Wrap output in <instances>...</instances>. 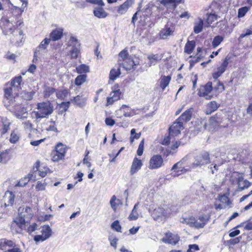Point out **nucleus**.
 I'll list each match as a JSON object with an SVG mask.
<instances>
[{
    "label": "nucleus",
    "mask_w": 252,
    "mask_h": 252,
    "mask_svg": "<svg viewBox=\"0 0 252 252\" xmlns=\"http://www.w3.org/2000/svg\"><path fill=\"white\" fill-rule=\"evenodd\" d=\"M149 62L148 63L149 66L155 65L158 62L161 60L162 57L159 56L158 54H151L147 57Z\"/></svg>",
    "instance_id": "25"
},
{
    "label": "nucleus",
    "mask_w": 252,
    "mask_h": 252,
    "mask_svg": "<svg viewBox=\"0 0 252 252\" xmlns=\"http://www.w3.org/2000/svg\"><path fill=\"white\" fill-rule=\"evenodd\" d=\"M47 184L44 182L42 183L41 182L38 181L37 185L35 186V189L37 190H44Z\"/></svg>",
    "instance_id": "55"
},
{
    "label": "nucleus",
    "mask_w": 252,
    "mask_h": 252,
    "mask_svg": "<svg viewBox=\"0 0 252 252\" xmlns=\"http://www.w3.org/2000/svg\"><path fill=\"white\" fill-rule=\"evenodd\" d=\"M66 151V146L62 143H59L56 146L55 151L53 154L52 159L57 161L64 158Z\"/></svg>",
    "instance_id": "7"
},
{
    "label": "nucleus",
    "mask_w": 252,
    "mask_h": 252,
    "mask_svg": "<svg viewBox=\"0 0 252 252\" xmlns=\"http://www.w3.org/2000/svg\"><path fill=\"white\" fill-rule=\"evenodd\" d=\"M190 165H186L185 163V159L183 158L181 161L177 162L172 166L171 168L172 171H174L175 173L173 174L172 173V176H177L181 174L185 173L188 171H190L193 169Z\"/></svg>",
    "instance_id": "5"
},
{
    "label": "nucleus",
    "mask_w": 252,
    "mask_h": 252,
    "mask_svg": "<svg viewBox=\"0 0 252 252\" xmlns=\"http://www.w3.org/2000/svg\"><path fill=\"white\" fill-rule=\"evenodd\" d=\"M241 239L242 237L239 236L234 239H231L227 241L226 243L228 246L235 245L237 244H238L240 242Z\"/></svg>",
    "instance_id": "49"
},
{
    "label": "nucleus",
    "mask_w": 252,
    "mask_h": 252,
    "mask_svg": "<svg viewBox=\"0 0 252 252\" xmlns=\"http://www.w3.org/2000/svg\"><path fill=\"white\" fill-rule=\"evenodd\" d=\"M213 90V84L212 82H207L205 85L202 86L198 89V95L200 97H206L207 99H211L208 94Z\"/></svg>",
    "instance_id": "10"
},
{
    "label": "nucleus",
    "mask_w": 252,
    "mask_h": 252,
    "mask_svg": "<svg viewBox=\"0 0 252 252\" xmlns=\"http://www.w3.org/2000/svg\"><path fill=\"white\" fill-rule=\"evenodd\" d=\"M222 120V113H217L214 116L211 117L209 120L208 130L215 129L221 122Z\"/></svg>",
    "instance_id": "13"
},
{
    "label": "nucleus",
    "mask_w": 252,
    "mask_h": 252,
    "mask_svg": "<svg viewBox=\"0 0 252 252\" xmlns=\"http://www.w3.org/2000/svg\"><path fill=\"white\" fill-rule=\"evenodd\" d=\"M38 226L36 223H33L32 224L30 225V226L27 228V232L29 234H31L32 232L38 229Z\"/></svg>",
    "instance_id": "56"
},
{
    "label": "nucleus",
    "mask_w": 252,
    "mask_h": 252,
    "mask_svg": "<svg viewBox=\"0 0 252 252\" xmlns=\"http://www.w3.org/2000/svg\"><path fill=\"white\" fill-rule=\"evenodd\" d=\"M134 0H126L124 3L119 6L118 12L120 14L125 13L128 9L134 3Z\"/></svg>",
    "instance_id": "19"
},
{
    "label": "nucleus",
    "mask_w": 252,
    "mask_h": 252,
    "mask_svg": "<svg viewBox=\"0 0 252 252\" xmlns=\"http://www.w3.org/2000/svg\"><path fill=\"white\" fill-rule=\"evenodd\" d=\"M63 32H51L50 34V40L57 41L60 39L63 36Z\"/></svg>",
    "instance_id": "43"
},
{
    "label": "nucleus",
    "mask_w": 252,
    "mask_h": 252,
    "mask_svg": "<svg viewBox=\"0 0 252 252\" xmlns=\"http://www.w3.org/2000/svg\"><path fill=\"white\" fill-rule=\"evenodd\" d=\"M220 105L215 101H212L209 102L206 107V114L210 115L215 111L219 107Z\"/></svg>",
    "instance_id": "24"
},
{
    "label": "nucleus",
    "mask_w": 252,
    "mask_h": 252,
    "mask_svg": "<svg viewBox=\"0 0 252 252\" xmlns=\"http://www.w3.org/2000/svg\"><path fill=\"white\" fill-rule=\"evenodd\" d=\"M119 64H121L122 62H124L131 57L129 56L127 50L126 49H125L121 51L119 54Z\"/></svg>",
    "instance_id": "33"
},
{
    "label": "nucleus",
    "mask_w": 252,
    "mask_h": 252,
    "mask_svg": "<svg viewBox=\"0 0 252 252\" xmlns=\"http://www.w3.org/2000/svg\"><path fill=\"white\" fill-rule=\"evenodd\" d=\"M208 221V219L204 216H200L197 220L195 219V227L197 228H203Z\"/></svg>",
    "instance_id": "26"
},
{
    "label": "nucleus",
    "mask_w": 252,
    "mask_h": 252,
    "mask_svg": "<svg viewBox=\"0 0 252 252\" xmlns=\"http://www.w3.org/2000/svg\"><path fill=\"white\" fill-rule=\"evenodd\" d=\"M193 112V108H190L185 111L180 117L178 118V121L181 122L187 123L191 119Z\"/></svg>",
    "instance_id": "21"
},
{
    "label": "nucleus",
    "mask_w": 252,
    "mask_h": 252,
    "mask_svg": "<svg viewBox=\"0 0 252 252\" xmlns=\"http://www.w3.org/2000/svg\"><path fill=\"white\" fill-rule=\"evenodd\" d=\"M199 250V247L196 244L189 245V249L187 252H195Z\"/></svg>",
    "instance_id": "60"
},
{
    "label": "nucleus",
    "mask_w": 252,
    "mask_h": 252,
    "mask_svg": "<svg viewBox=\"0 0 252 252\" xmlns=\"http://www.w3.org/2000/svg\"><path fill=\"white\" fill-rule=\"evenodd\" d=\"M183 223H186L189 225L190 226L195 227V218L188 217L183 218L182 220H180Z\"/></svg>",
    "instance_id": "37"
},
{
    "label": "nucleus",
    "mask_w": 252,
    "mask_h": 252,
    "mask_svg": "<svg viewBox=\"0 0 252 252\" xmlns=\"http://www.w3.org/2000/svg\"><path fill=\"white\" fill-rule=\"evenodd\" d=\"M208 127L207 120L204 119H197L195 122V130L199 132L207 129Z\"/></svg>",
    "instance_id": "18"
},
{
    "label": "nucleus",
    "mask_w": 252,
    "mask_h": 252,
    "mask_svg": "<svg viewBox=\"0 0 252 252\" xmlns=\"http://www.w3.org/2000/svg\"><path fill=\"white\" fill-rule=\"evenodd\" d=\"M45 240H46V239L45 238L44 236H43L42 235H36L34 237V240L36 243L39 242L40 241L43 242Z\"/></svg>",
    "instance_id": "64"
},
{
    "label": "nucleus",
    "mask_w": 252,
    "mask_h": 252,
    "mask_svg": "<svg viewBox=\"0 0 252 252\" xmlns=\"http://www.w3.org/2000/svg\"><path fill=\"white\" fill-rule=\"evenodd\" d=\"M111 226L112 229L115 230L116 231L121 232L122 227H121V226L120 225L118 220H115L111 224Z\"/></svg>",
    "instance_id": "52"
},
{
    "label": "nucleus",
    "mask_w": 252,
    "mask_h": 252,
    "mask_svg": "<svg viewBox=\"0 0 252 252\" xmlns=\"http://www.w3.org/2000/svg\"><path fill=\"white\" fill-rule=\"evenodd\" d=\"M163 164V159L159 155H154L150 159L148 168L150 169H157L160 168Z\"/></svg>",
    "instance_id": "8"
},
{
    "label": "nucleus",
    "mask_w": 252,
    "mask_h": 252,
    "mask_svg": "<svg viewBox=\"0 0 252 252\" xmlns=\"http://www.w3.org/2000/svg\"><path fill=\"white\" fill-rule=\"evenodd\" d=\"M195 47V42L194 41H188L184 47V52L188 54H190Z\"/></svg>",
    "instance_id": "29"
},
{
    "label": "nucleus",
    "mask_w": 252,
    "mask_h": 252,
    "mask_svg": "<svg viewBox=\"0 0 252 252\" xmlns=\"http://www.w3.org/2000/svg\"><path fill=\"white\" fill-rule=\"evenodd\" d=\"M86 1L90 3L98 5L100 6H103L105 5L102 0H86Z\"/></svg>",
    "instance_id": "58"
},
{
    "label": "nucleus",
    "mask_w": 252,
    "mask_h": 252,
    "mask_svg": "<svg viewBox=\"0 0 252 252\" xmlns=\"http://www.w3.org/2000/svg\"><path fill=\"white\" fill-rule=\"evenodd\" d=\"M42 235L44 236L45 238L47 239L52 234V230L49 225H44L41 230Z\"/></svg>",
    "instance_id": "35"
},
{
    "label": "nucleus",
    "mask_w": 252,
    "mask_h": 252,
    "mask_svg": "<svg viewBox=\"0 0 252 252\" xmlns=\"http://www.w3.org/2000/svg\"><path fill=\"white\" fill-rule=\"evenodd\" d=\"M138 63H135L131 57H130L126 60L122 62L120 64V66H123L126 70H130L131 69H135Z\"/></svg>",
    "instance_id": "17"
},
{
    "label": "nucleus",
    "mask_w": 252,
    "mask_h": 252,
    "mask_svg": "<svg viewBox=\"0 0 252 252\" xmlns=\"http://www.w3.org/2000/svg\"><path fill=\"white\" fill-rule=\"evenodd\" d=\"M120 74L121 71L120 67H118L117 69L112 68L110 71L109 79L111 80L114 81L116 80Z\"/></svg>",
    "instance_id": "32"
},
{
    "label": "nucleus",
    "mask_w": 252,
    "mask_h": 252,
    "mask_svg": "<svg viewBox=\"0 0 252 252\" xmlns=\"http://www.w3.org/2000/svg\"><path fill=\"white\" fill-rule=\"evenodd\" d=\"M184 129L183 122L178 121V119L169 127V135L176 136L180 133L181 130Z\"/></svg>",
    "instance_id": "14"
},
{
    "label": "nucleus",
    "mask_w": 252,
    "mask_h": 252,
    "mask_svg": "<svg viewBox=\"0 0 252 252\" xmlns=\"http://www.w3.org/2000/svg\"><path fill=\"white\" fill-rule=\"evenodd\" d=\"M210 163L211 159L209 153L207 151H202L194 156L191 167L194 168H204Z\"/></svg>",
    "instance_id": "3"
},
{
    "label": "nucleus",
    "mask_w": 252,
    "mask_h": 252,
    "mask_svg": "<svg viewBox=\"0 0 252 252\" xmlns=\"http://www.w3.org/2000/svg\"><path fill=\"white\" fill-rule=\"evenodd\" d=\"M179 240L180 237L178 234L170 232L166 233L165 236L162 239L163 242L172 245H176Z\"/></svg>",
    "instance_id": "12"
},
{
    "label": "nucleus",
    "mask_w": 252,
    "mask_h": 252,
    "mask_svg": "<svg viewBox=\"0 0 252 252\" xmlns=\"http://www.w3.org/2000/svg\"><path fill=\"white\" fill-rule=\"evenodd\" d=\"M68 46L71 47L70 55L71 59H77L80 54L81 44L79 40L74 36H71L68 41Z\"/></svg>",
    "instance_id": "4"
},
{
    "label": "nucleus",
    "mask_w": 252,
    "mask_h": 252,
    "mask_svg": "<svg viewBox=\"0 0 252 252\" xmlns=\"http://www.w3.org/2000/svg\"><path fill=\"white\" fill-rule=\"evenodd\" d=\"M50 42V39L48 38H45L37 46L39 49H43L44 50H47V48Z\"/></svg>",
    "instance_id": "40"
},
{
    "label": "nucleus",
    "mask_w": 252,
    "mask_h": 252,
    "mask_svg": "<svg viewBox=\"0 0 252 252\" xmlns=\"http://www.w3.org/2000/svg\"><path fill=\"white\" fill-rule=\"evenodd\" d=\"M11 112L14 113L17 118L21 120L27 118L28 115L27 108L21 105L15 106Z\"/></svg>",
    "instance_id": "15"
},
{
    "label": "nucleus",
    "mask_w": 252,
    "mask_h": 252,
    "mask_svg": "<svg viewBox=\"0 0 252 252\" xmlns=\"http://www.w3.org/2000/svg\"><path fill=\"white\" fill-rule=\"evenodd\" d=\"M223 37L221 36H216L212 41V46L214 48L217 47L223 40Z\"/></svg>",
    "instance_id": "44"
},
{
    "label": "nucleus",
    "mask_w": 252,
    "mask_h": 252,
    "mask_svg": "<svg viewBox=\"0 0 252 252\" xmlns=\"http://www.w3.org/2000/svg\"><path fill=\"white\" fill-rule=\"evenodd\" d=\"M76 72L81 74L89 72L90 71L89 66L85 64H81L76 67Z\"/></svg>",
    "instance_id": "34"
},
{
    "label": "nucleus",
    "mask_w": 252,
    "mask_h": 252,
    "mask_svg": "<svg viewBox=\"0 0 252 252\" xmlns=\"http://www.w3.org/2000/svg\"><path fill=\"white\" fill-rule=\"evenodd\" d=\"M143 164L140 159H138L137 158H135L133 160L130 173L131 175H133L136 173L139 170H140Z\"/></svg>",
    "instance_id": "20"
},
{
    "label": "nucleus",
    "mask_w": 252,
    "mask_h": 252,
    "mask_svg": "<svg viewBox=\"0 0 252 252\" xmlns=\"http://www.w3.org/2000/svg\"><path fill=\"white\" fill-rule=\"evenodd\" d=\"M1 123L2 127L0 132L1 134L2 135L5 134L9 130L11 123L9 120L4 117L1 118Z\"/></svg>",
    "instance_id": "23"
},
{
    "label": "nucleus",
    "mask_w": 252,
    "mask_h": 252,
    "mask_svg": "<svg viewBox=\"0 0 252 252\" xmlns=\"http://www.w3.org/2000/svg\"><path fill=\"white\" fill-rule=\"evenodd\" d=\"M238 188L240 190L248 188L251 183L247 180H244L242 176H239L237 179Z\"/></svg>",
    "instance_id": "22"
},
{
    "label": "nucleus",
    "mask_w": 252,
    "mask_h": 252,
    "mask_svg": "<svg viewBox=\"0 0 252 252\" xmlns=\"http://www.w3.org/2000/svg\"><path fill=\"white\" fill-rule=\"evenodd\" d=\"M137 206H138L137 204H136L134 205V206L131 211V213H130V215L129 216L128 219L130 220H136L138 219V214L137 211Z\"/></svg>",
    "instance_id": "39"
},
{
    "label": "nucleus",
    "mask_w": 252,
    "mask_h": 252,
    "mask_svg": "<svg viewBox=\"0 0 252 252\" xmlns=\"http://www.w3.org/2000/svg\"><path fill=\"white\" fill-rule=\"evenodd\" d=\"M30 181V179L28 178H22L15 185V187H25Z\"/></svg>",
    "instance_id": "48"
},
{
    "label": "nucleus",
    "mask_w": 252,
    "mask_h": 252,
    "mask_svg": "<svg viewBox=\"0 0 252 252\" xmlns=\"http://www.w3.org/2000/svg\"><path fill=\"white\" fill-rule=\"evenodd\" d=\"M94 14L98 18H104L107 16V12L102 7L95 8L94 10Z\"/></svg>",
    "instance_id": "28"
},
{
    "label": "nucleus",
    "mask_w": 252,
    "mask_h": 252,
    "mask_svg": "<svg viewBox=\"0 0 252 252\" xmlns=\"http://www.w3.org/2000/svg\"><path fill=\"white\" fill-rule=\"evenodd\" d=\"M19 139V136L17 132H16L15 131H13L11 134L10 137L9 139V141L11 143L15 144L16 143Z\"/></svg>",
    "instance_id": "45"
},
{
    "label": "nucleus",
    "mask_w": 252,
    "mask_h": 252,
    "mask_svg": "<svg viewBox=\"0 0 252 252\" xmlns=\"http://www.w3.org/2000/svg\"><path fill=\"white\" fill-rule=\"evenodd\" d=\"M120 203V200L118 199H117L115 195L112 196L111 197L110 203L111 206V207L114 209L116 210L117 206L119 205Z\"/></svg>",
    "instance_id": "42"
},
{
    "label": "nucleus",
    "mask_w": 252,
    "mask_h": 252,
    "mask_svg": "<svg viewBox=\"0 0 252 252\" xmlns=\"http://www.w3.org/2000/svg\"><path fill=\"white\" fill-rule=\"evenodd\" d=\"M144 139H143L140 142L137 151V154L138 156H140L143 154L144 151Z\"/></svg>",
    "instance_id": "54"
},
{
    "label": "nucleus",
    "mask_w": 252,
    "mask_h": 252,
    "mask_svg": "<svg viewBox=\"0 0 252 252\" xmlns=\"http://www.w3.org/2000/svg\"><path fill=\"white\" fill-rule=\"evenodd\" d=\"M22 212H26L28 214V220H30L33 216L32 214V210L30 207H26L23 209V211Z\"/></svg>",
    "instance_id": "57"
},
{
    "label": "nucleus",
    "mask_w": 252,
    "mask_h": 252,
    "mask_svg": "<svg viewBox=\"0 0 252 252\" xmlns=\"http://www.w3.org/2000/svg\"><path fill=\"white\" fill-rule=\"evenodd\" d=\"M108 240L110 241V245L114 247L115 249L117 248V242L118 241V239L116 237H115L114 238H111V237H109L108 238Z\"/></svg>",
    "instance_id": "61"
},
{
    "label": "nucleus",
    "mask_w": 252,
    "mask_h": 252,
    "mask_svg": "<svg viewBox=\"0 0 252 252\" xmlns=\"http://www.w3.org/2000/svg\"><path fill=\"white\" fill-rule=\"evenodd\" d=\"M37 111H33L37 121H40L41 119L46 118L51 114L53 111V106L49 101L38 103L36 105Z\"/></svg>",
    "instance_id": "2"
},
{
    "label": "nucleus",
    "mask_w": 252,
    "mask_h": 252,
    "mask_svg": "<svg viewBox=\"0 0 252 252\" xmlns=\"http://www.w3.org/2000/svg\"><path fill=\"white\" fill-rule=\"evenodd\" d=\"M218 19V16L215 14H210L208 15L207 18V22L208 24H211L213 22L217 21Z\"/></svg>",
    "instance_id": "53"
},
{
    "label": "nucleus",
    "mask_w": 252,
    "mask_h": 252,
    "mask_svg": "<svg viewBox=\"0 0 252 252\" xmlns=\"http://www.w3.org/2000/svg\"><path fill=\"white\" fill-rule=\"evenodd\" d=\"M219 165L216 163H213L208 166V169L210 170L212 174H214V171H218L219 170Z\"/></svg>",
    "instance_id": "63"
},
{
    "label": "nucleus",
    "mask_w": 252,
    "mask_h": 252,
    "mask_svg": "<svg viewBox=\"0 0 252 252\" xmlns=\"http://www.w3.org/2000/svg\"><path fill=\"white\" fill-rule=\"evenodd\" d=\"M160 2L165 6H172L174 8H175L177 4L181 2V0H161Z\"/></svg>",
    "instance_id": "30"
},
{
    "label": "nucleus",
    "mask_w": 252,
    "mask_h": 252,
    "mask_svg": "<svg viewBox=\"0 0 252 252\" xmlns=\"http://www.w3.org/2000/svg\"><path fill=\"white\" fill-rule=\"evenodd\" d=\"M22 81V77L21 76H18L13 78L11 81V85L15 87H19Z\"/></svg>",
    "instance_id": "38"
},
{
    "label": "nucleus",
    "mask_w": 252,
    "mask_h": 252,
    "mask_svg": "<svg viewBox=\"0 0 252 252\" xmlns=\"http://www.w3.org/2000/svg\"><path fill=\"white\" fill-rule=\"evenodd\" d=\"M249 9V8L247 6L239 8L238 10V17L239 18L244 17L248 11Z\"/></svg>",
    "instance_id": "50"
},
{
    "label": "nucleus",
    "mask_w": 252,
    "mask_h": 252,
    "mask_svg": "<svg viewBox=\"0 0 252 252\" xmlns=\"http://www.w3.org/2000/svg\"><path fill=\"white\" fill-rule=\"evenodd\" d=\"M8 153L6 151L0 152V162H5L8 158Z\"/></svg>",
    "instance_id": "59"
},
{
    "label": "nucleus",
    "mask_w": 252,
    "mask_h": 252,
    "mask_svg": "<svg viewBox=\"0 0 252 252\" xmlns=\"http://www.w3.org/2000/svg\"><path fill=\"white\" fill-rule=\"evenodd\" d=\"M234 57V56L232 54H228L222 60L220 66L217 68V70L212 74L213 78L215 79L214 83L216 84L213 87V89L218 93H221L224 90V87L222 82L218 80V78L225 71L228 63L231 62V60L233 59Z\"/></svg>",
    "instance_id": "1"
},
{
    "label": "nucleus",
    "mask_w": 252,
    "mask_h": 252,
    "mask_svg": "<svg viewBox=\"0 0 252 252\" xmlns=\"http://www.w3.org/2000/svg\"><path fill=\"white\" fill-rule=\"evenodd\" d=\"M13 96L11 89L6 88L4 89V98L3 100V103L6 108H8L9 105L6 104V101L12 100Z\"/></svg>",
    "instance_id": "27"
},
{
    "label": "nucleus",
    "mask_w": 252,
    "mask_h": 252,
    "mask_svg": "<svg viewBox=\"0 0 252 252\" xmlns=\"http://www.w3.org/2000/svg\"><path fill=\"white\" fill-rule=\"evenodd\" d=\"M73 100L74 102L78 106L82 107L84 105L85 99L79 95H77L74 97Z\"/></svg>",
    "instance_id": "47"
},
{
    "label": "nucleus",
    "mask_w": 252,
    "mask_h": 252,
    "mask_svg": "<svg viewBox=\"0 0 252 252\" xmlns=\"http://www.w3.org/2000/svg\"><path fill=\"white\" fill-rule=\"evenodd\" d=\"M122 92L119 89L118 85H115L112 88V91L111 93L110 97L107 98L106 105H112L114 102L120 99Z\"/></svg>",
    "instance_id": "9"
},
{
    "label": "nucleus",
    "mask_w": 252,
    "mask_h": 252,
    "mask_svg": "<svg viewBox=\"0 0 252 252\" xmlns=\"http://www.w3.org/2000/svg\"><path fill=\"white\" fill-rule=\"evenodd\" d=\"M87 75L85 74L78 75L75 79V84L77 86H80L83 84L86 80Z\"/></svg>",
    "instance_id": "36"
},
{
    "label": "nucleus",
    "mask_w": 252,
    "mask_h": 252,
    "mask_svg": "<svg viewBox=\"0 0 252 252\" xmlns=\"http://www.w3.org/2000/svg\"><path fill=\"white\" fill-rule=\"evenodd\" d=\"M124 149V147H122L119 151L118 152V153L116 155L113 154H109V156L110 158H112L111 159H110V162H115L116 158L119 155V154L122 152V151Z\"/></svg>",
    "instance_id": "62"
},
{
    "label": "nucleus",
    "mask_w": 252,
    "mask_h": 252,
    "mask_svg": "<svg viewBox=\"0 0 252 252\" xmlns=\"http://www.w3.org/2000/svg\"><path fill=\"white\" fill-rule=\"evenodd\" d=\"M11 230L13 233L20 234L26 229L25 220L21 217H17L11 224Z\"/></svg>",
    "instance_id": "6"
},
{
    "label": "nucleus",
    "mask_w": 252,
    "mask_h": 252,
    "mask_svg": "<svg viewBox=\"0 0 252 252\" xmlns=\"http://www.w3.org/2000/svg\"><path fill=\"white\" fill-rule=\"evenodd\" d=\"M170 213L167 210H164L162 207H158L156 208L152 212V216L155 220H158L159 219H165L168 217Z\"/></svg>",
    "instance_id": "11"
},
{
    "label": "nucleus",
    "mask_w": 252,
    "mask_h": 252,
    "mask_svg": "<svg viewBox=\"0 0 252 252\" xmlns=\"http://www.w3.org/2000/svg\"><path fill=\"white\" fill-rule=\"evenodd\" d=\"M203 21L199 19L197 22L195 23L194 26V32H201L203 28Z\"/></svg>",
    "instance_id": "46"
},
{
    "label": "nucleus",
    "mask_w": 252,
    "mask_h": 252,
    "mask_svg": "<svg viewBox=\"0 0 252 252\" xmlns=\"http://www.w3.org/2000/svg\"><path fill=\"white\" fill-rule=\"evenodd\" d=\"M68 92L67 90H63L58 91L56 93V96L61 100H63L67 96Z\"/></svg>",
    "instance_id": "41"
},
{
    "label": "nucleus",
    "mask_w": 252,
    "mask_h": 252,
    "mask_svg": "<svg viewBox=\"0 0 252 252\" xmlns=\"http://www.w3.org/2000/svg\"><path fill=\"white\" fill-rule=\"evenodd\" d=\"M47 53V50L39 49L38 47H37L34 49L32 62L36 63L39 60L41 61L42 59H44Z\"/></svg>",
    "instance_id": "16"
},
{
    "label": "nucleus",
    "mask_w": 252,
    "mask_h": 252,
    "mask_svg": "<svg viewBox=\"0 0 252 252\" xmlns=\"http://www.w3.org/2000/svg\"><path fill=\"white\" fill-rule=\"evenodd\" d=\"M170 76H163L160 78V87L163 91L165 88L169 85L171 80Z\"/></svg>",
    "instance_id": "31"
},
{
    "label": "nucleus",
    "mask_w": 252,
    "mask_h": 252,
    "mask_svg": "<svg viewBox=\"0 0 252 252\" xmlns=\"http://www.w3.org/2000/svg\"><path fill=\"white\" fill-rule=\"evenodd\" d=\"M17 38L19 39V40H17L16 44L18 46H20L23 44L25 40L24 35L23 34V32H19L18 34L16 35Z\"/></svg>",
    "instance_id": "51"
}]
</instances>
